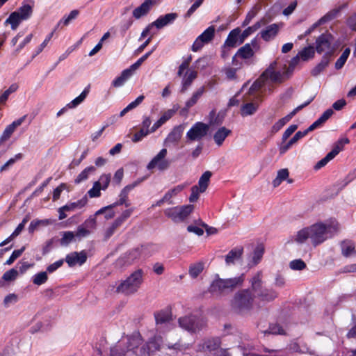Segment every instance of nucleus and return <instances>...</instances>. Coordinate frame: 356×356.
<instances>
[{
	"label": "nucleus",
	"mask_w": 356,
	"mask_h": 356,
	"mask_svg": "<svg viewBox=\"0 0 356 356\" xmlns=\"http://www.w3.org/2000/svg\"><path fill=\"white\" fill-rule=\"evenodd\" d=\"M281 27L282 24L275 23L270 24L261 31L260 36L264 41L269 42L277 36Z\"/></svg>",
	"instance_id": "aec40b11"
},
{
	"label": "nucleus",
	"mask_w": 356,
	"mask_h": 356,
	"mask_svg": "<svg viewBox=\"0 0 356 356\" xmlns=\"http://www.w3.org/2000/svg\"><path fill=\"white\" fill-rule=\"evenodd\" d=\"M314 97H311L309 99H308L307 102H305L304 104L298 106L297 108H296L290 114L287 115L286 116L282 118V119L279 120L272 127L271 132L275 134L279 131L291 118L292 117L299 111H300L304 107L309 105L313 100Z\"/></svg>",
	"instance_id": "f3484780"
},
{
	"label": "nucleus",
	"mask_w": 356,
	"mask_h": 356,
	"mask_svg": "<svg viewBox=\"0 0 356 356\" xmlns=\"http://www.w3.org/2000/svg\"><path fill=\"white\" fill-rule=\"evenodd\" d=\"M150 134L149 129H145L144 128H141L138 132H136L133 138L132 141L134 143H138L144 137Z\"/></svg>",
	"instance_id": "338daca9"
},
{
	"label": "nucleus",
	"mask_w": 356,
	"mask_h": 356,
	"mask_svg": "<svg viewBox=\"0 0 356 356\" xmlns=\"http://www.w3.org/2000/svg\"><path fill=\"white\" fill-rule=\"evenodd\" d=\"M87 259L86 253L84 251L73 252L67 254L65 261L70 267H73L76 265L81 266Z\"/></svg>",
	"instance_id": "6ab92c4d"
},
{
	"label": "nucleus",
	"mask_w": 356,
	"mask_h": 356,
	"mask_svg": "<svg viewBox=\"0 0 356 356\" xmlns=\"http://www.w3.org/2000/svg\"><path fill=\"white\" fill-rule=\"evenodd\" d=\"M220 346V339L218 338H211L204 340L202 344L199 346V350L203 352H209L218 350Z\"/></svg>",
	"instance_id": "5701e85b"
},
{
	"label": "nucleus",
	"mask_w": 356,
	"mask_h": 356,
	"mask_svg": "<svg viewBox=\"0 0 356 356\" xmlns=\"http://www.w3.org/2000/svg\"><path fill=\"white\" fill-rule=\"evenodd\" d=\"M134 74L129 68L124 70L121 74L117 76L111 85L115 88H118L124 84V83Z\"/></svg>",
	"instance_id": "c756f323"
},
{
	"label": "nucleus",
	"mask_w": 356,
	"mask_h": 356,
	"mask_svg": "<svg viewBox=\"0 0 356 356\" xmlns=\"http://www.w3.org/2000/svg\"><path fill=\"white\" fill-rule=\"evenodd\" d=\"M350 54V49L348 47L344 49V51H343L342 54L340 56V57L337 59V60L335 63V68L337 70H340L343 67Z\"/></svg>",
	"instance_id": "603ef678"
},
{
	"label": "nucleus",
	"mask_w": 356,
	"mask_h": 356,
	"mask_svg": "<svg viewBox=\"0 0 356 356\" xmlns=\"http://www.w3.org/2000/svg\"><path fill=\"white\" fill-rule=\"evenodd\" d=\"M314 48L312 46H309L307 47L304 48L302 51L298 53L300 59L305 61L308 59L313 58L314 56Z\"/></svg>",
	"instance_id": "864d4df0"
},
{
	"label": "nucleus",
	"mask_w": 356,
	"mask_h": 356,
	"mask_svg": "<svg viewBox=\"0 0 356 356\" xmlns=\"http://www.w3.org/2000/svg\"><path fill=\"white\" fill-rule=\"evenodd\" d=\"M156 330L160 332L170 330L172 328V316L169 311H161L154 314Z\"/></svg>",
	"instance_id": "4468645a"
},
{
	"label": "nucleus",
	"mask_w": 356,
	"mask_h": 356,
	"mask_svg": "<svg viewBox=\"0 0 356 356\" xmlns=\"http://www.w3.org/2000/svg\"><path fill=\"white\" fill-rule=\"evenodd\" d=\"M253 56H254V51L251 47V44H245L243 47H241L238 50L236 55L232 58V62L235 65H238V63H236L237 57H239V58H241L243 59H248V58H250Z\"/></svg>",
	"instance_id": "a878e982"
},
{
	"label": "nucleus",
	"mask_w": 356,
	"mask_h": 356,
	"mask_svg": "<svg viewBox=\"0 0 356 356\" xmlns=\"http://www.w3.org/2000/svg\"><path fill=\"white\" fill-rule=\"evenodd\" d=\"M204 92V87L202 86L193 92L192 97L186 102V108L188 110L194 106Z\"/></svg>",
	"instance_id": "37998d69"
},
{
	"label": "nucleus",
	"mask_w": 356,
	"mask_h": 356,
	"mask_svg": "<svg viewBox=\"0 0 356 356\" xmlns=\"http://www.w3.org/2000/svg\"><path fill=\"white\" fill-rule=\"evenodd\" d=\"M264 252V248L261 245L257 246L254 250L251 263H250L248 265L253 266L259 264L263 257Z\"/></svg>",
	"instance_id": "09e8293b"
},
{
	"label": "nucleus",
	"mask_w": 356,
	"mask_h": 356,
	"mask_svg": "<svg viewBox=\"0 0 356 356\" xmlns=\"http://www.w3.org/2000/svg\"><path fill=\"white\" fill-rule=\"evenodd\" d=\"M75 238V234L73 232L67 231L63 233V236L60 239V244L62 245H67Z\"/></svg>",
	"instance_id": "bf43d9fd"
},
{
	"label": "nucleus",
	"mask_w": 356,
	"mask_h": 356,
	"mask_svg": "<svg viewBox=\"0 0 356 356\" xmlns=\"http://www.w3.org/2000/svg\"><path fill=\"white\" fill-rule=\"evenodd\" d=\"M101 186H99V183L95 182L92 188L88 191V194L90 197H99L101 195Z\"/></svg>",
	"instance_id": "69168bd1"
},
{
	"label": "nucleus",
	"mask_w": 356,
	"mask_h": 356,
	"mask_svg": "<svg viewBox=\"0 0 356 356\" xmlns=\"http://www.w3.org/2000/svg\"><path fill=\"white\" fill-rule=\"evenodd\" d=\"M52 220L50 219L33 220L31 222L29 226V233H33L38 227L47 226L52 224Z\"/></svg>",
	"instance_id": "c03bdc74"
},
{
	"label": "nucleus",
	"mask_w": 356,
	"mask_h": 356,
	"mask_svg": "<svg viewBox=\"0 0 356 356\" xmlns=\"http://www.w3.org/2000/svg\"><path fill=\"white\" fill-rule=\"evenodd\" d=\"M22 21H24V19H21V17L18 15V13L13 12L6 19L4 24H10L13 30H16Z\"/></svg>",
	"instance_id": "58836bf2"
},
{
	"label": "nucleus",
	"mask_w": 356,
	"mask_h": 356,
	"mask_svg": "<svg viewBox=\"0 0 356 356\" xmlns=\"http://www.w3.org/2000/svg\"><path fill=\"white\" fill-rule=\"evenodd\" d=\"M154 3V0H145L140 6L134 10L133 17L138 19L146 15L152 8Z\"/></svg>",
	"instance_id": "393cba45"
},
{
	"label": "nucleus",
	"mask_w": 356,
	"mask_h": 356,
	"mask_svg": "<svg viewBox=\"0 0 356 356\" xmlns=\"http://www.w3.org/2000/svg\"><path fill=\"white\" fill-rule=\"evenodd\" d=\"M162 339L159 336H155L146 344L140 347L139 356H149L150 353L159 350Z\"/></svg>",
	"instance_id": "a211bd4d"
},
{
	"label": "nucleus",
	"mask_w": 356,
	"mask_h": 356,
	"mask_svg": "<svg viewBox=\"0 0 356 356\" xmlns=\"http://www.w3.org/2000/svg\"><path fill=\"white\" fill-rule=\"evenodd\" d=\"M241 32L240 28H236L231 31L224 43L225 47L232 48L236 47L237 44H240Z\"/></svg>",
	"instance_id": "b1692460"
},
{
	"label": "nucleus",
	"mask_w": 356,
	"mask_h": 356,
	"mask_svg": "<svg viewBox=\"0 0 356 356\" xmlns=\"http://www.w3.org/2000/svg\"><path fill=\"white\" fill-rule=\"evenodd\" d=\"M258 108V105L253 103H247L241 108V114L242 116L253 115Z\"/></svg>",
	"instance_id": "49530a36"
},
{
	"label": "nucleus",
	"mask_w": 356,
	"mask_h": 356,
	"mask_svg": "<svg viewBox=\"0 0 356 356\" xmlns=\"http://www.w3.org/2000/svg\"><path fill=\"white\" fill-rule=\"evenodd\" d=\"M144 272L138 269L133 272L127 279L122 281L117 286L116 291L126 296L136 293L143 282Z\"/></svg>",
	"instance_id": "39448f33"
},
{
	"label": "nucleus",
	"mask_w": 356,
	"mask_h": 356,
	"mask_svg": "<svg viewBox=\"0 0 356 356\" xmlns=\"http://www.w3.org/2000/svg\"><path fill=\"white\" fill-rule=\"evenodd\" d=\"M18 301V296L15 293H10L6 296L3 300V305L5 307H8L11 305L15 304Z\"/></svg>",
	"instance_id": "774afa93"
},
{
	"label": "nucleus",
	"mask_w": 356,
	"mask_h": 356,
	"mask_svg": "<svg viewBox=\"0 0 356 356\" xmlns=\"http://www.w3.org/2000/svg\"><path fill=\"white\" fill-rule=\"evenodd\" d=\"M79 15V10H72L68 15H64L58 22L56 28L59 26H67L73 20L77 18Z\"/></svg>",
	"instance_id": "c9c22d12"
},
{
	"label": "nucleus",
	"mask_w": 356,
	"mask_h": 356,
	"mask_svg": "<svg viewBox=\"0 0 356 356\" xmlns=\"http://www.w3.org/2000/svg\"><path fill=\"white\" fill-rule=\"evenodd\" d=\"M49 326L50 324L49 322H47L45 323L42 322H38L31 327L30 331L31 333H35L38 332H44L48 330Z\"/></svg>",
	"instance_id": "13d9d810"
},
{
	"label": "nucleus",
	"mask_w": 356,
	"mask_h": 356,
	"mask_svg": "<svg viewBox=\"0 0 356 356\" xmlns=\"http://www.w3.org/2000/svg\"><path fill=\"white\" fill-rule=\"evenodd\" d=\"M231 130L226 127H220L213 135V140L218 146H221L225 138L231 134Z\"/></svg>",
	"instance_id": "7c9ffc66"
},
{
	"label": "nucleus",
	"mask_w": 356,
	"mask_h": 356,
	"mask_svg": "<svg viewBox=\"0 0 356 356\" xmlns=\"http://www.w3.org/2000/svg\"><path fill=\"white\" fill-rule=\"evenodd\" d=\"M340 229L336 220H326L324 222H317L309 226L311 241L314 245H318L328 238H332Z\"/></svg>",
	"instance_id": "f03ea898"
},
{
	"label": "nucleus",
	"mask_w": 356,
	"mask_h": 356,
	"mask_svg": "<svg viewBox=\"0 0 356 356\" xmlns=\"http://www.w3.org/2000/svg\"><path fill=\"white\" fill-rule=\"evenodd\" d=\"M203 269L204 264L197 262L190 266L188 273L192 278H196L203 271Z\"/></svg>",
	"instance_id": "8fccbe9b"
},
{
	"label": "nucleus",
	"mask_w": 356,
	"mask_h": 356,
	"mask_svg": "<svg viewBox=\"0 0 356 356\" xmlns=\"http://www.w3.org/2000/svg\"><path fill=\"white\" fill-rule=\"evenodd\" d=\"M289 266L294 270H302L306 268V264L300 259H294L289 264Z\"/></svg>",
	"instance_id": "e2e57ef3"
},
{
	"label": "nucleus",
	"mask_w": 356,
	"mask_h": 356,
	"mask_svg": "<svg viewBox=\"0 0 356 356\" xmlns=\"http://www.w3.org/2000/svg\"><path fill=\"white\" fill-rule=\"evenodd\" d=\"M204 192V191H202V188L198 187L197 185L193 186L191 188V194L189 197V201L191 202L197 201L199 198L200 194Z\"/></svg>",
	"instance_id": "0e129e2a"
},
{
	"label": "nucleus",
	"mask_w": 356,
	"mask_h": 356,
	"mask_svg": "<svg viewBox=\"0 0 356 356\" xmlns=\"http://www.w3.org/2000/svg\"><path fill=\"white\" fill-rule=\"evenodd\" d=\"M254 298V292L250 289L238 290L231 300V307L238 314L248 313L253 307Z\"/></svg>",
	"instance_id": "20e7f679"
},
{
	"label": "nucleus",
	"mask_w": 356,
	"mask_h": 356,
	"mask_svg": "<svg viewBox=\"0 0 356 356\" xmlns=\"http://www.w3.org/2000/svg\"><path fill=\"white\" fill-rule=\"evenodd\" d=\"M209 131V125L202 122H195L186 135L187 142L200 141L205 138Z\"/></svg>",
	"instance_id": "9d476101"
},
{
	"label": "nucleus",
	"mask_w": 356,
	"mask_h": 356,
	"mask_svg": "<svg viewBox=\"0 0 356 356\" xmlns=\"http://www.w3.org/2000/svg\"><path fill=\"white\" fill-rule=\"evenodd\" d=\"M334 38L328 33L321 35L316 40V50L318 54H324L323 56L330 58L334 51Z\"/></svg>",
	"instance_id": "6e6552de"
},
{
	"label": "nucleus",
	"mask_w": 356,
	"mask_h": 356,
	"mask_svg": "<svg viewBox=\"0 0 356 356\" xmlns=\"http://www.w3.org/2000/svg\"><path fill=\"white\" fill-rule=\"evenodd\" d=\"M184 127L183 125H178L175 127L169 133L165 140V143H177L181 139Z\"/></svg>",
	"instance_id": "bb28decb"
},
{
	"label": "nucleus",
	"mask_w": 356,
	"mask_h": 356,
	"mask_svg": "<svg viewBox=\"0 0 356 356\" xmlns=\"http://www.w3.org/2000/svg\"><path fill=\"white\" fill-rule=\"evenodd\" d=\"M329 63L330 58L328 56H323L321 62L312 69L311 74L314 76H318L326 68Z\"/></svg>",
	"instance_id": "a19ab883"
},
{
	"label": "nucleus",
	"mask_w": 356,
	"mask_h": 356,
	"mask_svg": "<svg viewBox=\"0 0 356 356\" xmlns=\"http://www.w3.org/2000/svg\"><path fill=\"white\" fill-rule=\"evenodd\" d=\"M111 181V175L110 174H103L100 176L98 181H95L96 183H99V186H101V188L103 191H105Z\"/></svg>",
	"instance_id": "4d7b16f0"
},
{
	"label": "nucleus",
	"mask_w": 356,
	"mask_h": 356,
	"mask_svg": "<svg viewBox=\"0 0 356 356\" xmlns=\"http://www.w3.org/2000/svg\"><path fill=\"white\" fill-rule=\"evenodd\" d=\"M18 276V271L15 268H12L3 273L2 280L6 282L15 280Z\"/></svg>",
	"instance_id": "680f3d73"
},
{
	"label": "nucleus",
	"mask_w": 356,
	"mask_h": 356,
	"mask_svg": "<svg viewBox=\"0 0 356 356\" xmlns=\"http://www.w3.org/2000/svg\"><path fill=\"white\" fill-rule=\"evenodd\" d=\"M243 254V248L236 247L233 248L225 256V262L227 265L234 264L236 261H238Z\"/></svg>",
	"instance_id": "c85d7f7f"
},
{
	"label": "nucleus",
	"mask_w": 356,
	"mask_h": 356,
	"mask_svg": "<svg viewBox=\"0 0 356 356\" xmlns=\"http://www.w3.org/2000/svg\"><path fill=\"white\" fill-rule=\"evenodd\" d=\"M167 154V149L165 148L162 149L147 164V170H152L157 168L159 170L163 171L168 169L170 162L166 159Z\"/></svg>",
	"instance_id": "ddd939ff"
},
{
	"label": "nucleus",
	"mask_w": 356,
	"mask_h": 356,
	"mask_svg": "<svg viewBox=\"0 0 356 356\" xmlns=\"http://www.w3.org/2000/svg\"><path fill=\"white\" fill-rule=\"evenodd\" d=\"M197 73L195 70L190 69L184 75L182 79L181 92L185 91L191 86L193 81L196 79Z\"/></svg>",
	"instance_id": "cd10ccee"
},
{
	"label": "nucleus",
	"mask_w": 356,
	"mask_h": 356,
	"mask_svg": "<svg viewBox=\"0 0 356 356\" xmlns=\"http://www.w3.org/2000/svg\"><path fill=\"white\" fill-rule=\"evenodd\" d=\"M341 253L348 257L352 254H355V245L351 241H344L341 243Z\"/></svg>",
	"instance_id": "e433bc0d"
},
{
	"label": "nucleus",
	"mask_w": 356,
	"mask_h": 356,
	"mask_svg": "<svg viewBox=\"0 0 356 356\" xmlns=\"http://www.w3.org/2000/svg\"><path fill=\"white\" fill-rule=\"evenodd\" d=\"M128 353L124 346V340H120L111 348L110 356H127Z\"/></svg>",
	"instance_id": "72a5a7b5"
},
{
	"label": "nucleus",
	"mask_w": 356,
	"mask_h": 356,
	"mask_svg": "<svg viewBox=\"0 0 356 356\" xmlns=\"http://www.w3.org/2000/svg\"><path fill=\"white\" fill-rule=\"evenodd\" d=\"M215 35V28L213 26H209L201 35H200L192 45L193 51H200L202 47L211 42Z\"/></svg>",
	"instance_id": "2eb2a0df"
},
{
	"label": "nucleus",
	"mask_w": 356,
	"mask_h": 356,
	"mask_svg": "<svg viewBox=\"0 0 356 356\" xmlns=\"http://www.w3.org/2000/svg\"><path fill=\"white\" fill-rule=\"evenodd\" d=\"M193 205L188 204L181 207H175L164 210L165 215L174 222L179 223L185 220L193 211Z\"/></svg>",
	"instance_id": "0eeeda50"
},
{
	"label": "nucleus",
	"mask_w": 356,
	"mask_h": 356,
	"mask_svg": "<svg viewBox=\"0 0 356 356\" xmlns=\"http://www.w3.org/2000/svg\"><path fill=\"white\" fill-rule=\"evenodd\" d=\"M89 91L90 86H88L86 88H85L83 92L77 97H76L67 104V107L70 109L75 108L76 107H77L85 100V99L89 93Z\"/></svg>",
	"instance_id": "4c0bfd02"
},
{
	"label": "nucleus",
	"mask_w": 356,
	"mask_h": 356,
	"mask_svg": "<svg viewBox=\"0 0 356 356\" xmlns=\"http://www.w3.org/2000/svg\"><path fill=\"white\" fill-rule=\"evenodd\" d=\"M15 12L18 13V15L21 17V19L26 20L31 16L33 8L29 4H24Z\"/></svg>",
	"instance_id": "a18cd8bd"
},
{
	"label": "nucleus",
	"mask_w": 356,
	"mask_h": 356,
	"mask_svg": "<svg viewBox=\"0 0 356 356\" xmlns=\"http://www.w3.org/2000/svg\"><path fill=\"white\" fill-rule=\"evenodd\" d=\"M88 202V198L86 196L83 197L81 199L76 202H70L63 207V209L67 211H74L77 209H81L84 207Z\"/></svg>",
	"instance_id": "473e14b6"
},
{
	"label": "nucleus",
	"mask_w": 356,
	"mask_h": 356,
	"mask_svg": "<svg viewBox=\"0 0 356 356\" xmlns=\"http://www.w3.org/2000/svg\"><path fill=\"white\" fill-rule=\"evenodd\" d=\"M154 49H153L152 51L146 53L145 55H143L142 57H140L135 63L132 64L129 68L131 70V71L134 73V72L141 65V64L147 59V58L152 54Z\"/></svg>",
	"instance_id": "052dcab7"
},
{
	"label": "nucleus",
	"mask_w": 356,
	"mask_h": 356,
	"mask_svg": "<svg viewBox=\"0 0 356 356\" xmlns=\"http://www.w3.org/2000/svg\"><path fill=\"white\" fill-rule=\"evenodd\" d=\"M300 57L298 54L291 59L290 66L286 68L284 65L282 69L277 67V62H273L269 67L261 74L259 78L256 80L249 89V93L253 95L254 92L260 90L263 86L268 82L282 83L289 78L291 74L294 66L298 63Z\"/></svg>",
	"instance_id": "f257e3e1"
},
{
	"label": "nucleus",
	"mask_w": 356,
	"mask_h": 356,
	"mask_svg": "<svg viewBox=\"0 0 356 356\" xmlns=\"http://www.w3.org/2000/svg\"><path fill=\"white\" fill-rule=\"evenodd\" d=\"M308 238L311 240L309 227H305L298 231L296 234L293 236L292 240L298 243H303Z\"/></svg>",
	"instance_id": "f704fd0d"
},
{
	"label": "nucleus",
	"mask_w": 356,
	"mask_h": 356,
	"mask_svg": "<svg viewBox=\"0 0 356 356\" xmlns=\"http://www.w3.org/2000/svg\"><path fill=\"white\" fill-rule=\"evenodd\" d=\"M156 250V247L153 244H146L137 247L129 252L127 261L131 263L141 257H149Z\"/></svg>",
	"instance_id": "f8f14e48"
},
{
	"label": "nucleus",
	"mask_w": 356,
	"mask_h": 356,
	"mask_svg": "<svg viewBox=\"0 0 356 356\" xmlns=\"http://www.w3.org/2000/svg\"><path fill=\"white\" fill-rule=\"evenodd\" d=\"M350 140L348 138H340L334 145L332 150L329 152L334 159L341 151L343 149L345 145L348 144Z\"/></svg>",
	"instance_id": "79ce46f5"
},
{
	"label": "nucleus",
	"mask_w": 356,
	"mask_h": 356,
	"mask_svg": "<svg viewBox=\"0 0 356 356\" xmlns=\"http://www.w3.org/2000/svg\"><path fill=\"white\" fill-rule=\"evenodd\" d=\"M185 186L180 184L175 186L173 188L169 190L164 195V200H167V202L169 204H171V199L176 196L177 194H179L180 192H181Z\"/></svg>",
	"instance_id": "de8ad7c7"
},
{
	"label": "nucleus",
	"mask_w": 356,
	"mask_h": 356,
	"mask_svg": "<svg viewBox=\"0 0 356 356\" xmlns=\"http://www.w3.org/2000/svg\"><path fill=\"white\" fill-rule=\"evenodd\" d=\"M340 13V8H335L330 11H329L327 14H325L323 17L320 19V22H323L325 24L327 22L331 21L332 19L336 18L339 13Z\"/></svg>",
	"instance_id": "6e6d98bb"
},
{
	"label": "nucleus",
	"mask_w": 356,
	"mask_h": 356,
	"mask_svg": "<svg viewBox=\"0 0 356 356\" xmlns=\"http://www.w3.org/2000/svg\"><path fill=\"white\" fill-rule=\"evenodd\" d=\"M177 15L176 13H168L165 15L160 16L156 20L152 23V26L161 29L164 26L171 24L177 19Z\"/></svg>",
	"instance_id": "4be33fe9"
},
{
	"label": "nucleus",
	"mask_w": 356,
	"mask_h": 356,
	"mask_svg": "<svg viewBox=\"0 0 356 356\" xmlns=\"http://www.w3.org/2000/svg\"><path fill=\"white\" fill-rule=\"evenodd\" d=\"M138 181H135L133 184H129L126 186L124 188H123V189L120 191V193L119 195L118 200L111 205L100 209L99 210L96 211L95 216L102 214V213L104 212L106 209L114 208L119 205H125V207H129L131 203L128 200V195L129 192L138 184Z\"/></svg>",
	"instance_id": "9b49d317"
},
{
	"label": "nucleus",
	"mask_w": 356,
	"mask_h": 356,
	"mask_svg": "<svg viewBox=\"0 0 356 356\" xmlns=\"http://www.w3.org/2000/svg\"><path fill=\"white\" fill-rule=\"evenodd\" d=\"M179 326L189 332H196L204 325L203 318L195 315H189L179 318Z\"/></svg>",
	"instance_id": "1a4fd4ad"
},
{
	"label": "nucleus",
	"mask_w": 356,
	"mask_h": 356,
	"mask_svg": "<svg viewBox=\"0 0 356 356\" xmlns=\"http://www.w3.org/2000/svg\"><path fill=\"white\" fill-rule=\"evenodd\" d=\"M244 280V274L227 279L220 278L219 275H217L216 279L210 285L209 291L213 296H225L232 292L235 289L242 286Z\"/></svg>",
	"instance_id": "7ed1b4c3"
},
{
	"label": "nucleus",
	"mask_w": 356,
	"mask_h": 356,
	"mask_svg": "<svg viewBox=\"0 0 356 356\" xmlns=\"http://www.w3.org/2000/svg\"><path fill=\"white\" fill-rule=\"evenodd\" d=\"M48 280L47 272H40L32 277V282L34 284L40 286L44 284Z\"/></svg>",
	"instance_id": "5fc2aeb1"
},
{
	"label": "nucleus",
	"mask_w": 356,
	"mask_h": 356,
	"mask_svg": "<svg viewBox=\"0 0 356 356\" xmlns=\"http://www.w3.org/2000/svg\"><path fill=\"white\" fill-rule=\"evenodd\" d=\"M96 168L94 166H89L83 170L74 179V183L79 184L86 180H87L90 175L94 173Z\"/></svg>",
	"instance_id": "ea45409f"
},
{
	"label": "nucleus",
	"mask_w": 356,
	"mask_h": 356,
	"mask_svg": "<svg viewBox=\"0 0 356 356\" xmlns=\"http://www.w3.org/2000/svg\"><path fill=\"white\" fill-rule=\"evenodd\" d=\"M121 340H124V346L127 350V353H132L137 356H139L140 349L139 346L141 345L143 339L139 332H134L131 336H127L122 338Z\"/></svg>",
	"instance_id": "dca6fc26"
},
{
	"label": "nucleus",
	"mask_w": 356,
	"mask_h": 356,
	"mask_svg": "<svg viewBox=\"0 0 356 356\" xmlns=\"http://www.w3.org/2000/svg\"><path fill=\"white\" fill-rule=\"evenodd\" d=\"M334 113L332 108L326 110L321 116L309 127V130H314L324 124Z\"/></svg>",
	"instance_id": "2f4dec72"
},
{
	"label": "nucleus",
	"mask_w": 356,
	"mask_h": 356,
	"mask_svg": "<svg viewBox=\"0 0 356 356\" xmlns=\"http://www.w3.org/2000/svg\"><path fill=\"white\" fill-rule=\"evenodd\" d=\"M212 174L210 171H206L204 173L202 174V175L200 177L199 181H198V185H197L198 187L202 188V191H206L209 181L210 178L211 177Z\"/></svg>",
	"instance_id": "3c124183"
},
{
	"label": "nucleus",
	"mask_w": 356,
	"mask_h": 356,
	"mask_svg": "<svg viewBox=\"0 0 356 356\" xmlns=\"http://www.w3.org/2000/svg\"><path fill=\"white\" fill-rule=\"evenodd\" d=\"M250 283L255 297H257L260 300L269 302L277 297V293L274 290L263 287L261 272L255 273L250 280Z\"/></svg>",
	"instance_id": "423d86ee"
},
{
	"label": "nucleus",
	"mask_w": 356,
	"mask_h": 356,
	"mask_svg": "<svg viewBox=\"0 0 356 356\" xmlns=\"http://www.w3.org/2000/svg\"><path fill=\"white\" fill-rule=\"evenodd\" d=\"M26 118V115H24L22 118L13 121L10 124L7 126L0 138V143H3L8 140L15 131V129L24 122Z\"/></svg>",
	"instance_id": "412c9836"
}]
</instances>
